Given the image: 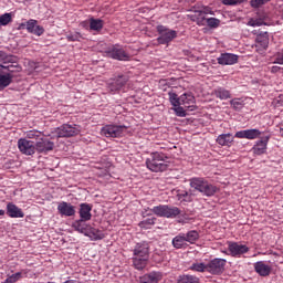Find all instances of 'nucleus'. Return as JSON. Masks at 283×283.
Masks as SVG:
<instances>
[{
	"instance_id": "27",
	"label": "nucleus",
	"mask_w": 283,
	"mask_h": 283,
	"mask_svg": "<svg viewBox=\"0 0 283 283\" xmlns=\"http://www.w3.org/2000/svg\"><path fill=\"white\" fill-rule=\"evenodd\" d=\"M86 235L91 238V240H103L104 238L102 230L95 229L88 223H86Z\"/></svg>"
},
{
	"instance_id": "49",
	"label": "nucleus",
	"mask_w": 283,
	"mask_h": 283,
	"mask_svg": "<svg viewBox=\"0 0 283 283\" xmlns=\"http://www.w3.org/2000/svg\"><path fill=\"white\" fill-rule=\"evenodd\" d=\"M274 62H275V63L283 64V51L276 53V56H275Z\"/></svg>"
},
{
	"instance_id": "41",
	"label": "nucleus",
	"mask_w": 283,
	"mask_h": 283,
	"mask_svg": "<svg viewBox=\"0 0 283 283\" xmlns=\"http://www.w3.org/2000/svg\"><path fill=\"white\" fill-rule=\"evenodd\" d=\"M230 105L232 106V108L234 109H242L244 106V102L241 101V98H232L230 101Z\"/></svg>"
},
{
	"instance_id": "46",
	"label": "nucleus",
	"mask_w": 283,
	"mask_h": 283,
	"mask_svg": "<svg viewBox=\"0 0 283 283\" xmlns=\"http://www.w3.org/2000/svg\"><path fill=\"white\" fill-rule=\"evenodd\" d=\"M247 1L248 0H221L223 6H239Z\"/></svg>"
},
{
	"instance_id": "14",
	"label": "nucleus",
	"mask_w": 283,
	"mask_h": 283,
	"mask_svg": "<svg viewBox=\"0 0 283 283\" xmlns=\"http://www.w3.org/2000/svg\"><path fill=\"white\" fill-rule=\"evenodd\" d=\"M18 147L20 149V153H22L23 155L32 156L36 150V143L31 142L30 138H20L18 142Z\"/></svg>"
},
{
	"instance_id": "19",
	"label": "nucleus",
	"mask_w": 283,
	"mask_h": 283,
	"mask_svg": "<svg viewBox=\"0 0 283 283\" xmlns=\"http://www.w3.org/2000/svg\"><path fill=\"white\" fill-rule=\"evenodd\" d=\"M57 212L61 216L71 218L76 213V206L71 205V202L62 201L57 205Z\"/></svg>"
},
{
	"instance_id": "7",
	"label": "nucleus",
	"mask_w": 283,
	"mask_h": 283,
	"mask_svg": "<svg viewBox=\"0 0 283 283\" xmlns=\"http://www.w3.org/2000/svg\"><path fill=\"white\" fill-rule=\"evenodd\" d=\"M127 128L125 125H106L101 132L106 138H122L125 136Z\"/></svg>"
},
{
	"instance_id": "50",
	"label": "nucleus",
	"mask_w": 283,
	"mask_h": 283,
	"mask_svg": "<svg viewBox=\"0 0 283 283\" xmlns=\"http://www.w3.org/2000/svg\"><path fill=\"white\" fill-rule=\"evenodd\" d=\"M10 59L7 56L4 51H0V62L9 61Z\"/></svg>"
},
{
	"instance_id": "3",
	"label": "nucleus",
	"mask_w": 283,
	"mask_h": 283,
	"mask_svg": "<svg viewBox=\"0 0 283 283\" xmlns=\"http://www.w3.org/2000/svg\"><path fill=\"white\" fill-rule=\"evenodd\" d=\"M169 156L165 155L164 153H151L149 158L146 160V166L150 171L155 174H159L160 171H166L168 164Z\"/></svg>"
},
{
	"instance_id": "47",
	"label": "nucleus",
	"mask_w": 283,
	"mask_h": 283,
	"mask_svg": "<svg viewBox=\"0 0 283 283\" xmlns=\"http://www.w3.org/2000/svg\"><path fill=\"white\" fill-rule=\"evenodd\" d=\"M82 38L81 33L80 32H75V33H69L66 35V40L67 41H80Z\"/></svg>"
},
{
	"instance_id": "18",
	"label": "nucleus",
	"mask_w": 283,
	"mask_h": 283,
	"mask_svg": "<svg viewBox=\"0 0 283 283\" xmlns=\"http://www.w3.org/2000/svg\"><path fill=\"white\" fill-rule=\"evenodd\" d=\"M262 132L259 130V128H250L247 130H238L234 134V138H240V139H256L260 138Z\"/></svg>"
},
{
	"instance_id": "21",
	"label": "nucleus",
	"mask_w": 283,
	"mask_h": 283,
	"mask_svg": "<svg viewBox=\"0 0 283 283\" xmlns=\"http://www.w3.org/2000/svg\"><path fill=\"white\" fill-rule=\"evenodd\" d=\"M270 137H263L262 139H259V142L254 143L252 147L253 155L261 156L265 155L268 145H269Z\"/></svg>"
},
{
	"instance_id": "43",
	"label": "nucleus",
	"mask_w": 283,
	"mask_h": 283,
	"mask_svg": "<svg viewBox=\"0 0 283 283\" xmlns=\"http://www.w3.org/2000/svg\"><path fill=\"white\" fill-rule=\"evenodd\" d=\"M270 0H250V6L254 9L262 8V6L268 4Z\"/></svg>"
},
{
	"instance_id": "28",
	"label": "nucleus",
	"mask_w": 283,
	"mask_h": 283,
	"mask_svg": "<svg viewBox=\"0 0 283 283\" xmlns=\"http://www.w3.org/2000/svg\"><path fill=\"white\" fill-rule=\"evenodd\" d=\"M149 214L150 216H147L146 219H143V221L138 223V227H140V229H144V230L153 229L154 224H156V221H158V218H156L155 216H151V213Z\"/></svg>"
},
{
	"instance_id": "38",
	"label": "nucleus",
	"mask_w": 283,
	"mask_h": 283,
	"mask_svg": "<svg viewBox=\"0 0 283 283\" xmlns=\"http://www.w3.org/2000/svg\"><path fill=\"white\" fill-rule=\"evenodd\" d=\"M12 23V13H3L0 15V27H7Z\"/></svg>"
},
{
	"instance_id": "26",
	"label": "nucleus",
	"mask_w": 283,
	"mask_h": 283,
	"mask_svg": "<svg viewBox=\"0 0 283 283\" xmlns=\"http://www.w3.org/2000/svg\"><path fill=\"white\" fill-rule=\"evenodd\" d=\"M92 205H88L87 202H82L80 205V218L83 219V222L86 223V221H91L92 219Z\"/></svg>"
},
{
	"instance_id": "23",
	"label": "nucleus",
	"mask_w": 283,
	"mask_h": 283,
	"mask_svg": "<svg viewBox=\"0 0 283 283\" xmlns=\"http://www.w3.org/2000/svg\"><path fill=\"white\" fill-rule=\"evenodd\" d=\"M163 279V273L159 271H150V273H146L140 276L139 283H158Z\"/></svg>"
},
{
	"instance_id": "30",
	"label": "nucleus",
	"mask_w": 283,
	"mask_h": 283,
	"mask_svg": "<svg viewBox=\"0 0 283 283\" xmlns=\"http://www.w3.org/2000/svg\"><path fill=\"white\" fill-rule=\"evenodd\" d=\"M212 95L217 98H221V101H226L231 98V91L226 90V87H216V90L212 91Z\"/></svg>"
},
{
	"instance_id": "55",
	"label": "nucleus",
	"mask_w": 283,
	"mask_h": 283,
	"mask_svg": "<svg viewBox=\"0 0 283 283\" xmlns=\"http://www.w3.org/2000/svg\"><path fill=\"white\" fill-rule=\"evenodd\" d=\"M2 283H9V282H8V279H6V281H4V282H2Z\"/></svg>"
},
{
	"instance_id": "1",
	"label": "nucleus",
	"mask_w": 283,
	"mask_h": 283,
	"mask_svg": "<svg viewBox=\"0 0 283 283\" xmlns=\"http://www.w3.org/2000/svg\"><path fill=\"white\" fill-rule=\"evenodd\" d=\"M150 255V243L149 241H139L133 248V258L132 262L135 270L143 271L145 270Z\"/></svg>"
},
{
	"instance_id": "40",
	"label": "nucleus",
	"mask_w": 283,
	"mask_h": 283,
	"mask_svg": "<svg viewBox=\"0 0 283 283\" xmlns=\"http://www.w3.org/2000/svg\"><path fill=\"white\" fill-rule=\"evenodd\" d=\"M42 132L40 130H28L27 132V138L32 142V139H36L39 142V138H41Z\"/></svg>"
},
{
	"instance_id": "51",
	"label": "nucleus",
	"mask_w": 283,
	"mask_h": 283,
	"mask_svg": "<svg viewBox=\"0 0 283 283\" xmlns=\"http://www.w3.org/2000/svg\"><path fill=\"white\" fill-rule=\"evenodd\" d=\"M149 210H150V208H145V209L142 211V217H143V219H147V217L150 216Z\"/></svg>"
},
{
	"instance_id": "42",
	"label": "nucleus",
	"mask_w": 283,
	"mask_h": 283,
	"mask_svg": "<svg viewBox=\"0 0 283 283\" xmlns=\"http://www.w3.org/2000/svg\"><path fill=\"white\" fill-rule=\"evenodd\" d=\"M184 104H178V106H174V112L178 117H186L187 112L186 109L182 107Z\"/></svg>"
},
{
	"instance_id": "56",
	"label": "nucleus",
	"mask_w": 283,
	"mask_h": 283,
	"mask_svg": "<svg viewBox=\"0 0 283 283\" xmlns=\"http://www.w3.org/2000/svg\"><path fill=\"white\" fill-rule=\"evenodd\" d=\"M46 283H56V282H46Z\"/></svg>"
},
{
	"instance_id": "24",
	"label": "nucleus",
	"mask_w": 283,
	"mask_h": 283,
	"mask_svg": "<svg viewBox=\"0 0 283 283\" xmlns=\"http://www.w3.org/2000/svg\"><path fill=\"white\" fill-rule=\"evenodd\" d=\"M7 216H9V218H24L25 213L23 212L22 208H19V206L14 205L13 202H8Z\"/></svg>"
},
{
	"instance_id": "32",
	"label": "nucleus",
	"mask_w": 283,
	"mask_h": 283,
	"mask_svg": "<svg viewBox=\"0 0 283 283\" xmlns=\"http://www.w3.org/2000/svg\"><path fill=\"white\" fill-rule=\"evenodd\" d=\"M172 245L175 249L187 248L186 234L180 233V234L175 235V238H172Z\"/></svg>"
},
{
	"instance_id": "48",
	"label": "nucleus",
	"mask_w": 283,
	"mask_h": 283,
	"mask_svg": "<svg viewBox=\"0 0 283 283\" xmlns=\"http://www.w3.org/2000/svg\"><path fill=\"white\" fill-rule=\"evenodd\" d=\"M208 14L214 15V11L211 10V8H209V6H205L202 8V17L208 15Z\"/></svg>"
},
{
	"instance_id": "29",
	"label": "nucleus",
	"mask_w": 283,
	"mask_h": 283,
	"mask_svg": "<svg viewBox=\"0 0 283 283\" xmlns=\"http://www.w3.org/2000/svg\"><path fill=\"white\" fill-rule=\"evenodd\" d=\"M72 227L74 231H77L81 234L87 235V223L84 222L83 218H80L73 221Z\"/></svg>"
},
{
	"instance_id": "6",
	"label": "nucleus",
	"mask_w": 283,
	"mask_h": 283,
	"mask_svg": "<svg viewBox=\"0 0 283 283\" xmlns=\"http://www.w3.org/2000/svg\"><path fill=\"white\" fill-rule=\"evenodd\" d=\"M157 32L159 34V38H157V42L160 45H167L171 41L176 40L178 35L176 30H171L170 28L164 27V24H159L157 27Z\"/></svg>"
},
{
	"instance_id": "31",
	"label": "nucleus",
	"mask_w": 283,
	"mask_h": 283,
	"mask_svg": "<svg viewBox=\"0 0 283 283\" xmlns=\"http://www.w3.org/2000/svg\"><path fill=\"white\" fill-rule=\"evenodd\" d=\"M233 142H234V137L232 136V134H220L217 137V144L221 146H229L233 144Z\"/></svg>"
},
{
	"instance_id": "4",
	"label": "nucleus",
	"mask_w": 283,
	"mask_h": 283,
	"mask_svg": "<svg viewBox=\"0 0 283 283\" xmlns=\"http://www.w3.org/2000/svg\"><path fill=\"white\" fill-rule=\"evenodd\" d=\"M150 212L155 213L158 218L176 219L180 216L181 210L178 206L159 205L150 208Z\"/></svg>"
},
{
	"instance_id": "12",
	"label": "nucleus",
	"mask_w": 283,
	"mask_h": 283,
	"mask_svg": "<svg viewBox=\"0 0 283 283\" xmlns=\"http://www.w3.org/2000/svg\"><path fill=\"white\" fill-rule=\"evenodd\" d=\"M228 251L231 256H234L235 259H240L242 254L249 253L250 247L243 245L242 243H239L238 241H229L228 242Z\"/></svg>"
},
{
	"instance_id": "53",
	"label": "nucleus",
	"mask_w": 283,
	"mask_h": 283,
	"mask_svg": "<svg viewBox=\"0 0 283 283\" xmlns=\"http://www.w3.org/2000/svg\"><path fill=\"white\" fill-rule=\"evenodd\" d=\"M63 283H81L80 281H75V280H69V281H65Z\"/></svg>"
},
{
	"instance_id": "2",
	"label": "nucleus",
	"mask_w": 283,
	"mask_h": 283,
	"mask_svg": "<svg viewBox=\"0 0 283 283\" xmlns=\"http://www.w3.org/2000/svg\"><path fill=\"white\" fill-rule=\"evenodd\" d=\"M190 187L206 197H212L219 190L218 186H214V184H210L205 177L190 178Z\"/></svg>"
},
{
	"instance_id": "44",
	"label": "nucleus",
	"mask_w": 283,
	"mask_h": 283,
	"mask_svg": "<svg viewBox=\"0 0 283 283\" xmlns=\"http://www.w3.org/2000/svg\"><path fill=\"white\" fill-rule=\"evenodd\" d=\"M262 24H264V19L259 18V19H250L248 22L249 27H262Z\"/></svg>"
},
{
	"instance_id": "52",
	"label": "nucleus",
	"mask_w": 283,
	"mask_h": 283,
	"mask_svg": "<svg viewBox=\"0 0 283 283\" xmlns=\"http://www.w3.org/2000/svg\"><path fill=\"white\" fill-rule=\"evenodd\" d=\"M281 70H282V67H280L279 65H273L271 67V73H279V71H281Z\"/></svg>"
},
{
	"instance_id": "36",
	"label": "nucleus",
	"mask_w": 283,
	"mask_h": 283,
	"mask_svg": "<svg viewBox=\"0 0 283 283\" xmlns=\"http://www.w3.org/2000/svg\"><path fill=\"white\" fill-rule=\"evenodd\" d=\"M185 235H186V243L187 242L195 243L200 238V234H199L198 230H189L187 232V234H185Z\"/></svg>"
},
{
	"instance_id": "16",
	"label": "nucleus",
	"mask_w": 283,
	"mask_h": 283,
	"mask_svg": "<svg viewBox=\"0 0 283 283\" xmlns=\"http://www.w3.org/2000/svg\"><path fill=\"white\" fill-rule=\"evenodd\" d=\"M54 149V143L50 142L46 137H43V134L41 132V136L38 138V142H35V150L38 153H50V150Z\"/></svg>"
},
{
	"instance_id": "13",
	"label": "nucleus",
	"mask_w": 283,
	"mask_h": 283,
	"mask_svg": "<svg viewBox=\"0 0 283 283\" xmlns=\"http://www.w3.org/2000/svg\"><path fill=\"white\" fill-rule=\"evenodd\" d=\"M128 76L125 74H118L115 78L107 81V87L111 92H120L122 87L126 86Z\"/></svg>"
},
{
	"instance_id": "8",
	"label": "nucleus",
	"mask_w": 283,
	"mask_h": 283,
	"mask_svg": "<svg viewBox=\"0 0 283 283\" xmlns=\"http://www.w3.org/2000/svg\"><path fill=\"white\" fill-rule=\"evenodd\" d=\"M106 56L119 60V62H128L130 60L128 52L120 44H113V46L107 49Z\"/></svg>"
},
{
	"instance_id": "35",
	"label": "nucleus",
	"mask_w": 283,
	"mask_h": 283,
	"mask_svg": "<svg viewBox=\"0 0 283 283\" xmlns=\"http://www.w3.org/2000/svg\"><path fill=\"white\" fill-rule=\"evenodd\" d=\"M177 199L180 202H190L192 197L186 189H179L177 191Z\"/></svg>"
},
{
	"instance_id": "17",
	"label": "nucleus",
	"mask_w": 283,
	"mask_h": 283,
	"mask_svg": "<svg viewBox=\"0 0 283 283\" xmlns=\"http://www.w3.org/2000/svg\"><path fill=\"white\" fill-rule=\"evenodd\" d=\"M189 11H192V13L188 15V19L193 23H197L198 27H205L207 18L203 15L202 9L197 10L196 6H192Z\"/></svg>"
},
{
	"instance_id": "11",
	"label": "nucleus",
	"mask_w": 283,
	"mask_h": 283,
	"mask_svg": "<svg viewBox=\"0 0 283 283\" xmlns=\"http://www.w3.org/2000/svg\"><path fill=\"white\" fill-rule=\"evenodd\" d=\"M228 261L226 259H212L207 263V272L211 275H221L223 273Z\"/></svg>"
},
{
	"instance_id": "33",
	"label": "nucleus",
	"mask_w": 283,
	"mask_h": 283,
	"mask_svg": "<svg viewBox=\"0 0 283 283\" xmlns=\"http://www.w3.org/2000/svg\"><path fill=\"white\" fill-rule=\"evenodd\" d=\"M104 24L105 22L102 19H90V28L95 32H101V30L104 28Z\"/></svg>"
},
{
	"instance_id": "39",
	"label": "nucleus",
	"mask_w": 283,
	"mask_h": 283,
	"mask_svg": "<svg viewBox=\"0 0 283 283\" xmlns=\"http://www.w3.org/2000/svg\"><path fill=\"white\" fill-rule=\"evenodd\" d=\"M205 23H207L209 28H218L220 27L221 21L216 17H209L208 19H206Z\"/></svg>"
},
{
	"instance_id": "34",
	"label": "nucleus",
	"mask_w": 283,
	"mask_h": 283,
	"mask_svg": "<svg viewBox=\"0 0 283 283\" xmlns=\"http://www.w3.org/2000/svg\"><path fill=\"white\" fill-rule=\"evenodd\" d=\"M190 271H197L198 273H205L208 271V263L192 262L189 268Z\"/></svg>"
},
{
	"instance_id": "15",
	"label": "nucleus",
	"mask_w": 283,
	"mask_h": 283,
	"mask_svg": "<svg viewBox=\"0 0 283 283\" xmlns=\"http://www.w3.org/2000/svg\"><path fill=\"white\" fill-rule=\"evenodd\" d=\"M21 28H27V31L30 34H35V35H43L45 32V28L40 27L38 24V21H35V19H30L27 22H22V24H20Z\"/></svg>"
},
{
	"instance_id": "25",
	"label": "nucleus",
	"mask_w": 283,
	"mask_h": 283,
	"mask_svg": "<svg viewBox=\"0 0 283 283\" xmlns=\"http://www.w3.org/2000/svg\"><path fill=\"white\" fill-rule=\"evenodd\" d=\"M254 271H256L261 277H269L272 268L268 263L260 261L254 263Z\"/></svg>"
},
{
	"instance_id": "5",
	"label": "nucleus",
	"mask_w": 283,
	"mask_h": 283,
	"mask_svg": "<svg viewBox=\"0 0 283 283\" xmlns=\"http://www.w3.org/2000/svg\"><path fill=\"white\" fill-rule=\"evenodd\" d=\"M168 97L172 106H178L179 104H182V106H185L186 108H190V106H192L196 101L192 93H184L182 95H180V97H178L177 93L170 91L168 93Z\"/></svg>"
},
{
	"instance_id": "20",
	"label": "nucleus",
	"mask_w": 283,
	"mask_h": 283,
	"mask_svg": "<svg viewBox=\"0 0 283 283\" xmlns=\"http://www.w3.org/2000/svg\"><path fill=\"white\" fill-rule=\"evenodd\" d=\"M217 60L219 65H234L239 62V56L231 52H222Z\"/></svg>"
},
{
	"instance_id": "54",
	"label": "nucleus",
	"mask_w": 283,
	"mask_h": 283,
	"mask_svg": "<svg viewBox=\"0 0 283 283\" xmlns=\"http://www.w3.org/2000/svg\"><path fill=\"white\" fill-rule=\"evenodd\" d=\"M6 210H0V216H4Z\"/></svg>"
},
{
	"instance_id": "45",
	"label": "nucleus",
	"mask_w": 283,
	"mask_h": 283,
	"mask_svg": "<svg viewBox=\"0 0 283 283\" xmlns=\"http://www.w3.org/2000/svg\"><path fill=\"white\" fill-rule=\"evenodd\" d=\"M21 279H22V273L18 272V273H13L10 276H7V282L15 283V282L20 281Z\"/></svg>"
},
{
	"instance_id": "37",
	"label": "nucleus",
	"mask_w": 283,
	"mask_h": 283,
	"mask_svg": "<svg viewBox=\"0 0 283 283\" xmlns=\"http://www.w3.org/2000/svg\"><path fill=\"white\" fill-rule=\"evenodd\" d=\"M200 277L196 275H181L178 279V283H199Z\"/></svg>"
},
{
	"instance_id": "10",
	"label": "nucleus",
	"mask_w": 283,
	"mask_h": 283,
	"mask_svg": "<svg viewBox=\"0 0 283 283\" xmlns=\"http://www.w3.org/2000/svg\"><path fill=\"white\" fill-rule=\"evenodd\" d=\"M11 67L12 65H8V67H4V65L0 66V92H3L13 82L14 76Z\"/></svg>"
},
{
	"instance_id": "9",
	"label": "nucleus",
	"mask_w": 283,
	"mask_h": 283,
	"mask_svg": "<svg viewBox=\"0 0 283 283\" xmlns=\"http://www.w3.org/2000/svg\"><path fill=\"white\" fill-rule=\"evenodd\" d=\"M81 134V128L77 125L64 124L56 128L57 138H72Z\"/></svg>"
},
{
	"instance_id": "22",
	"label": "nucleus",
	"mask_w": 283,
	"mask_h": 283,
	"mask_svg": "<svg viewBox=\"0 0 283 283\" xmlns=\"http://www.w3.org/2000/svg\"><path fill=\"white\" fill-rule=\"evenodd\" d=\"M255 43L256 51H266L270 43L269 33H259V35H256Z\"/></svg>"
}]
</instances>
